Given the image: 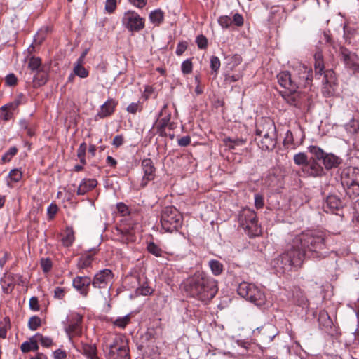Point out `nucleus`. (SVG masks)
Returning <instances> with one entry per match:
<instances>
[{"mask_svg":"<svg viewBox=\"0 0 359 359\" xmlns=\"http://www.w3.org/2000/svg\"><path fill=\"white\" fill-rule=\"evenodd\" d=\"M292 243L299 254H302L303 261L305 257L323 258L328 254L323 233L313 231L302 232L292 239Z\"/></svg>","mask_w":359,"mask_h":359,"instance_id":"1","label":"nucleus"},{"mask_svg":"<svg viewBox=\"0 0 359 359\" xmlns=\"http://www.w3.org/2000/svg\"><path fill=\"white\" fill-rule=\"evenodd\" d=\"M186 290L191 297L207 303L217 293V281L202 273H196L189 279Z\"/></svg>","mask_w":359,"mask_h":359,"instance_id":"2","label":"nucleus"},{"mask_svg":"<svg viewBox=\"0 0 359 359\" xmlns=\"http://www.w3.org/2000/svg\"><path fill=\"white\" fill-rule=\"evenodd\" d=\"M302 254L292 247L291 243L290 248L283 254L279 255L271 262V266L278 273H285L292 271L294 268L301 266L303 263Z\"/></svg>","mask_w":359,"mask_h":359,"instance_id":"3","label":"nucleus"},{"mask_svg":"<svg viewBox=\"0 0 359 359\" xmlns=\"http://www.w3.org/2000/svg\"><path fill=\"white\" fill-rule=\"evenodd\" d=\"M341 183L346 194L354 199L359 196V169L355 167H346L341 173Z\"/></svg>","mask_w":359,"mask_h":359,"instance_id":"4","label":"nucleus"},{"mask_svg":"<svg viewBox=\"0 0 359 359\" xmlns=\"http://www.w3.org/2000/svg\"><path fill=\"white\" fill-rule=\"evenodd\" d=\"M104 351L107 359H130L128 341L123 336H116Z\"/></svg>","mask_w":359,"mask_h":359,"instance_id":"5","label":"nucleus"},{"mask_svg":"<svg viewBox=\"0 0 359 359\" xmlns=\"http://www.w3.org/2000/svg\"><path fill=\"white\" fill-rule=\"evenodd\" d=\"M161 224L165 232L176 231L182 224V215L176 208L165 207L161 212Z\"/></svg>","mask_w":359,"mask_h":359,"instance_id":"6","label":"nucleus"},{"mask_svg":"<svg viewBox=\"0 0 359 359\" xmlns=\"http://www.w3.org/2000/svg\"><path fill=\"white\" fill-rule=\"evenodd\" d=\"M238 294L246 300L261 307L266 303V296L264 292L253 283L242 282L237 289Z\"/></svg>","mask_w":359,"mask_h":359,"instance_id":"7","label":"nucleus"},{"mask_svg":"<svg viewBox=\"0 0 359 359\" xmlns=\"http://www.w3.org/2000/svg\"><path fill=\"white\" fill-rule=\"evenodd\" d=\"M239 226L250 237L258 236L261 229L256 212L249 208L243 209L238 215Z\"/></svg>","mask_w":359,"mask_h":359,"instance_id":"8","label":"nucleus"},{"mask_svg":"<svg viewBox=\"0 0 359 359\" xmlns=\"http://www.w3.org/2000/svg\"><path fill=\"white\" fill-rule=\"evenodd\" d=\"M308 151L317 160L322 162L327 170L337 168L343 162V159L333 153H327L318 146L311 145Z\"/></svg>","mask_w":359,"mask_h":359,"instance_id":"9","label":"nucleus"},{"mask_svg":"<svg viewBox=\"0 0 359 359\" xmlns=\"http://www.w3.org/2000/svg\"><path fill=\"white\" fill-rule=\"evenodd\" d=\"M292 81L294 86V91L309 86L312 82V70L304 65H299L292 74Z\"/></svg>","mask_w":359,"mask_h":359,"instance_id":"10","label":"nucleus"},{"mask_svg":"<svg viewBox=\"0 0 359 359\" xmlns=\"http://www.w3.org/2000/svg\"><path fill=\"white\" fill-rule=\"evenodd\" d=\"M121 22L129 32H138L144 29L145 19L134 11H128L124 13Z\"/></svg>","mask_w":359,"mask_h":359,"instance_id":"11","label":"nucleus"},{"mask_svg":"<svg viewBox=\"0 0 359 359\" xmlns=\"http://www.w3.org/2000/svg\"><path fill=\"white\" fill-rule=\"evenodd\" d=\"M83 316L77 313H72L67 317V325L65 330L69 339L80 336L82 333Z\"/></svg>","mask_w":359,"mask_h":359,"instance_id":"12","label":"nucleus"},{"mask_svg":"<svg viewBox=\"0 0 359 359\" xmlns=\"http://www.w3.org/2000/svg\"><path fill=\"white\" fill-rule=\"evenodd\" d=\"M113 279V273L109 269H103L100 271L94 276L93 280L91 282L93 286L97 288H107L108 292L111 287V281Z\"/></svg>","mask_w":359,"mask_h":359,"instance_id":"13","label":"nucleus"},{"mask_svg":"<svg viewBox=\"0 0 359 359\" xmlns=\"http://www.w3.org/2000/svg\"><path fill=\"white\" fill-rule=\"evenodd\" d=\"M340 56L347 68L352 69L354 72H359V58L355 53H352L347 48H340Z\"/></svg>","mask_w":359,"mask_h":359,"instance_id":"14","label":"nucleus"},{"mask_svg":"<svg viewBox=\"0 0 359 359\" xmlns=\"http://www.w3.org/2000/svg\"><path fill=\"white\" fill-rule=\"evenodd\" d=\"M276 134V128L274 123L269 120H264L257 126L256 137L259 139L269 137Z\"/></svg>","mask_w":359,"mask_h":359,"instance_id":"15","label":"nucleus"},{"mask_svg":"<svg viewBox=\"0 0 359 359\" xmlns=\"http://www.w3.org/2000/svg\"><path fill=\"white\" fill-rule=\"evenodd\" d=\"M141 165L144 173L141 186L144 187L147 186L149 182L154 180L156 168L150 158L142 160Z\"/></svg>","mask_w":359,"mask_h":359,"instance_id":"16","label":"nucleus"},{"mask_svg":"<svg viewBox=\"0 0 359 359\" xmlns=\"http://www.w3.org/2000/svg\"><path fill=\"white\" fill-rule=\"evenodd\" d=\"M314 156L311 158L308 163H306V166L302 168V171L306 173L308 176L311 177H320L325 174L324 168L320 163L318 162Z\"/></svg>","mask_w":359,"mask_h":359,"instance_id":"17","label":"nucleus"},{"mask_svg":"<svg viewBox=\"0 0 359 359\" xmlns=\"http://www.w3.org/2000/svg\"><path fill=\"white\" fill-rule=\"evenodd\" d=\"M90 284L91 280L88 276H76L72 282L73 287L83 297L88 295Z\"/></svg>","mask_w":359,"mask_h":359,"instance_id":"18","label":"nucleus"},{"mask_svg":"<svg viewBox=\"0 0 359 359\" xmlns=\"http://www.w3.org/2000/svg\"><path fill=\"white\" fill-rule=\"evenodd\" d=\"M279 85L289 91H294V86L292 81V74L288 71H283L276 76Z\"/></svg>","mask_w":359,"mask_h":359,"instance_id":"19","label":"nucleus"},{"mask_svg":"<svg viewBox=\"0 0 359 359\" xmlns=\"http://www.w3.org/2000/svg\"><path fill=\"white\" fill-rule=\"evenodd\" d=\"M334 72L332 70H327L324 72V76L323 79V88L322 91L325 97H330L334 93V81L332 79Z\"/></svg>","mask_w":359,"mask_h":359,"instance_id":"20","label":"nucleus"},{"mask_svg":"<svg viewBox=\"0 0 359 359\" xmlns=\"http://www.w3.org/2000/svg\"><path fill=\"white\" fill-rule=\"evenodd\" d=\"M117 102L112 98H109L102 105L97 114L100 118H104L112 115L117 105Z\"/></svg>","mask_w":359,"mask_h":359,"instance_id":"21","label":"nucleus"},{"mask_svg":"<svg viewBox=\"0 0 359 359\" xmlns=\"http://www.w3.org/2000/svg\"><path fill=\"white\" fill-rule=\"evenodd\" d=\"M342 207V201L336 195H330L326 198L323 204V209L325 212H334Z\"/></svg>","mask_w":359,"mask_h":359,"instance_id":"22","label":"nucleus"},{"mask_svg":"<svg viewBox=\"0 0 359 359\" xmlns=\"http://www.w3.org/2000/svg\"><path fill=\"white\" fill-rule=\"evenodd\" d=\"M255 140L257 141L259 147L263 151H271L273 150L277 143V135L275 134L269 137L259 139L255 137Z\"/></svg>","mask_w":359,"mask_h":359,"instance_id":"23","label":"nucleus"},{"mask_svg":"<svg viewBox=\"0 0 359 359\" xmlns=\"http://www.w3.org/2000/svg\"><path fill=\"white\" fill-rule=\"evenodd\" d=\"M79 351L86 356L87 359H100L97 355V350L95 344L81 343Z\"/></svg>","mask_w":359,"mask_h":359,"instance_id":"24","label":"nucleus"},{"mask_svg":"<svg viewBox=\"0 0 359 359\" xmlns=\"http://www.w3.org/2000/svg\"><path fill=\"white\" fill-rule=\"evenodd\" d=\"M137 280L140 285L135 290V294L137 295L147 296L153 293L154 289L149 285L147 278L146 277L137 276Z\"/></svg>","mask_w":359,"mask_h":359,"instance_id":"25","label":"nucleus"},{"mask_svg":"<svg viewBox=\"0 0 359 359\" xmlns=\"http://www.w3.org/2000/svg\"><path fill=\"white\" fill-rule=\"evenodd\" d=\"M97 185L95 179H83L79 185L76 193L78 195H84Z\"/></svg>","mask_w":359,"mask_h":359,"instance_id":"26","label":"nucleus"},{"mask_svg":"<svg viewBox=\"0 0 359 359\" xmlns=\"http://www.w3.org/2000/svg\"><path fill=\"white\" fill-rule=\"evenodd\" d=\"M293 301L298 306L303 308H307L309 306L308 299L304 295V292L298 287H294L292 290Z\"/></svg>","mask_w":359,"mask_h":359,"instance_id":"27","label":"nucleus"},{"mask_svg":"<svg viewBox=\"0 0 359 359\" xmlns=\"http://www.w3.org/2000/svg\"><path fill=\"white\" fill-rule=\"evenodd\" d=\"M96 254V250L92 249L88 253L81 256L77 262V267L79 269H84L89 267L93 260V256Z\"/></svg>","mask_w":359,"mask_h":359,"instance_id":"28","label":"nucleus"},{"mask_svg":"<svg viewBox=\"0 0 359 359\" xmlns=\"http://www.w3.org/2000/svg\"><path fill=\"white\" fill-rule=\"evenodd\" d=\"M280 95L285 100L287 103L293 107H298L299 104V93L298 90L297 91H284L281 92Z\"/></svg>","mask_w":359,"mask_h":359,"instance_id":"29","label":"nucleus"},{"mask_svg":"<svg viewBox=\"0 0 359 359\" xmlns=\"http://www.w3.org/2000/svg\"><path fill=\"white\" fill-rule=\"evenodd\" d=\"M118 240L121 243H128L135 241V236L132 230L128 229H117Z\"/></svg>","mask_w":359,"mask_h":359,"instance_id":"30","label":"nucleus"},{"mask_svg":"<svg viewBox=\"0 0 359 359\" xmlns=\"http://www.w3.org/2000/svg\"><path fill=\"white\" fill-rule=\"evenodd\" d=\"M20 349L23 353H28L30 351H37L39 349V345L36 337L33 336L29 338V341L23 342L21 344Z\"/></svg>","mask_w":359,"mask_h":359,"instance_id":"31","label":"nucleus"},{"mask_svg":"<svg viewBox=\"0 0 359 359\" xmlns=\"http://www.w3.org/2000/svg\"><path fill=\"white\" fill-rule=\"evenodd\" d=\"M314 67L316 76H321L324 69L323 56L321 51H317L314 55Z\"/></svg>","mask_w":359,"mask_h":359,"instance_id":"32","label":"nucleus"},{"mask_svg":"<svg viewBox=\"0 0 359 359\" xmlns=\"http://www.w3.org/2000/svg\"><path fill=\"white\" fill-rule=\"evenodd\" d=\"M15 109H11L9 104H6L0 108V118L4 121H8L12 118Z\"/></svg>","mask_w":359,"mask_h":359,"instance_id":"33","label":"nucleus"},{"mask_svg":"<svg viewBox=\"0 0 359 359\" xmlns=\"http://www.w3.org/2000/svg\"><path fill=\"white\" fill-rule=\"evenodd\" d=\"M208 265L215 276L220 275L224 270L223 264L218 260L211 259L209 261Z\"/></svg>","mask_w":359,"mask_h":359,"instance_id":"34","label":"nucleus"},{"mask_svg":"<svg viewBox=\"0 0 359 359\" xmlns=\"http://www.w3.org/2000/svg\"><path fill=\"white\" fill-rule=\"evenodd\" d=\"M74 233L72 229L67 228L65 231V235L62 238V245L65 247L71 246L74 242Z\"/></svg>","mask_w":359,"mask_h":359,"instance_id":"35","label":"nucleus"},{"mask_svg":"<svg viewBox=\"0 0 359 359\" xmlns=\"http://www.w3.org/2000/svg\"><path fill=\"white\" fill-rule=\"evenodd\" d=\"M163 17H164L163 13L160 9H157V10L153 11L149 14L150 21L152 23L156 24L157 25H158L161 22H163Z\"/></svg>","mask_w":359,"mask_h":359,"instance_id":"36","label":"nucleus"},{"mask_svg":"<svg viewBox=\"0 0 359 359\" xmlns=\"http://www.w3.org/2000/svg\"><path fill=\"white\" fill-rule=\"evenodd\" d=\"M147 250L149 253L155 255L156 257H163L166 254L164 252L161 248H159L154 243L151 242L147 245Z\"/></svg>","mask_w":359,"mask_h":359,"instance_id":"37","label":"nucleus"},{"mask_svg":"<svg viewBox=\"0 0 359 359\" xmlns=\"http://www.w3.org/2000/svg\"><path fill=\"white\" fill-rule=\"evenodd\" d=\"M74 75H76L81 79L87 78L89 75V72L86 69L83 65H74L73 69Z\"/></svg>","mask_w":359,"mask_h":359,"instance_id":"38","label":"nucleus"},{"mask_svg":"<svg viewBox=\"0 0 359 359\" xmlns=\"http://www.w3.org/2000/svg\"><path fill=\"white\" fill-rule=\"evenodd\" d=\"M130 321V315L127 314L123 317H118L114 322L113 324L114 326L118 327L119 328H125L126 325Z\"/></svg>","mask_w":359,"mask_h":359,"instance_id":"39","label":"nucleus"},{"mask_svg":"<svg viewBox=\"0 0 359 359\" xmlns=\"http://www.w3.org/2000/svg\"><path fill=\"white\" fill-rule=\"evenodd\" d=\"M19 126H20V128L21 130H26L27 131V135L29 137H32L34 136V132L33 131V130L29 128V121L26 119V118H20L19 120Z\"/></svg>","mask_w":359,"mask_h":359,"instance_id":"40","label":"nucleus"},{"mask_svg":"<svg viewBox=\"0 0 359 359\" xmlns=\"http://www.w3.org/2000/svg\"><path fill=\"white\" fill-rule=\"evenodd\" d=\"M318 322L320 325L324 327L330 326L332 324V320L328 315V313L325 311H322L319 313Z\"/></svg>","mask_w":359,"mask_h":359,"instance_id":"41","label":"nucleus"},{"mask_svg":"<svg viewBox=\"0 0 359 359\" xmlns=\"http://www.w3.org/2000/svg\"><path fill=\"white\" fill-rule=\"evenodd\" d=\"M294 161L295 164L304 167L309 161L306 154L299 152L294 156Z\"/></svg>","mask_w":359,"mask_h":359,"instance_id":"42","label":"nucleus"},{"mask_svg":"<svg viewBox=\"0 0 359 359\" xmlns=\"http://www.w3.org/2000/svg\"><path fill=\"white\" fill-rule=\"evenodd\" d=\"M41 325V320L37 316H32L28 321V327L31 330H36Z\"/></svg>","mask_w":359,"mask_h":359,"instance_id":"43","label":"nucleus"},{"mask_svg":"<svg viewBox=\"0 0 359 359\" xmlns=\"http://www.w3.org/2000/svg\"><path fill=\"white\" fill-rule=\"evenodd\" d=\"M344 128L349 134H354L357 133L359 125L357 121L352 118L348 123L344 125Z\"/></svg>","mask_w":359,"mask_h":359,"instance_id":"44","label":"nucleus"},{"mask_svg":"<svg viewBox=\"0 0 359 359\" xmlns=\"http://www.w3.org/2000/svg\"><path fill=\"white\" fill-rule=\"evenodd\" d=\"M86 148V144L85 142H83L79 145L77 149V157L79 158L82 165H85L86 163L85 158Z\"/></svg>","mask_w":359,"mask_h":359,"instance_id":"45","label":"nucleus"},{"mask_svg":"<svg viewBox=\"0 0 359 359\" xmlns=\"http://www.w3.org/2000/svg\"><path fill=\"white\" fill-rule=\"evenodd\" d=\"M34 80L37 81L40 86L44 85L48 81V74L45 72L39 69L34 75Z\"/></svg>","mask_w":359,"mask_h":359,"instance_id":"46","label":"nucleus"},{"mask_svg":"<svg viewBox=\"0 0 359 359\" xmlns=\"http://www.w3.org/2000/svg\"><path fill=\"white\" fill-rule=\"evenodd\" d=\"M18 153V148L16 147H11L1 157L3 163L9 162L11 158Z\"/></svg>","mask_w":359,"mask_h":359,"instance_id":"47","label":"nucleus"},{"mask_svg":"<svg viewBox=\"0 0 359 359\" xmlns=\"http://www.w3.org/2000/svg\"><path fill=\"white\" fill-rule=\"evenodd\" d=\"M41 65V60L39 57H32L28 63V67L32 71H39Z\"/></svg>","mask_w":359,"mask_h":359,"instance_id":"48","label":"nucleus"},{"mask_svg":"<svg viewBox=\"0 0 359 359\" xmlns=\"http://www.w3.org/2000/svg\"><path fill=\"white\" fill-rule=\"evenodd\" d=\"M181 70L184 74H189L192 72L193 64L191 59H187L181 65Z\"/></svg>","mask_w":359,"mask_h":359,"instance_id":"49","label":"nucleus"},{"mask_svg":"<svg viewBox=\"0 0 359 359\" xmlns=\"http://www.w3.org/2000/svg\"><path fill=\"white\" fill-rule=\"evenodd\" d=\"M219 25L224 29H228L232 25V20L228 15H222L219 17L218 20Z\"/></svg>","mask_w":359,"mask_h":359,"instance_id":"50","label":"nucleus"},{"mask_svg":"<svg viewBox=\"0 0 359 359\" xmlns=\"http://www.w3.org/2000/svg\"><path fill=\"white\" fill-rule=\"evenodd\" d=\"M26 102V97L22 93H20L13 102L8 103L11 109H16L19 105Z\"/></svg>","mask_w":359,"mask_h":359,"instance_id":"51","label":"nucleus"},{"mask_svg":"<svg viewBox=\"0 0 359 359\" xmlns=\"http://www.w3.org/2000/svg\"><path fill=\"white\" fill-rule=\"evenodd\" d=\"M8 177L13 182H18L22 177V172L19 169H13L10 171Z\"/></svg>","mask_w":359,"mask_h":359,"instance_id":"52","label":"nucleus"},{"mask_svg":"<svg viewBox=\"0 0 359 359\" xmlns=\"http://www.w3.org/2000/svg\"><path fill=\"white\" fill-rule=\"evenodd\" d=\"M34 336L37 339V341H39L43 346L50 347L53 344V340L50 337H43L39 333Z\"/></svg>","mask_w":359,"mask_h":359,"instance_id":"53","label":"nucleus"},{"mask_svg":"<svg viewBox=\"0 0 359 359\" xmlns=\"http://www.w3.org/2000/svg\"><path fill=\"white\" fill-rule=\"evenodd\" d=\"M10 324V320L8 318H4V323H1L0 326V338L6 339L7 337V330L8 326Z\"/></svg>","mask_w":359,"mask_h":359,"instance_id":"54","label":"nucleus"},{"mask_svg":"<svg viewBox=\"0 0 359 359\" xmlns=\"http://www.w3.org/2000/svg\"><path fill=\"white\" fill-rule=\"evenodd\" d=\"M220 60L217 56H212L210 58V68L213 72L217 74L220 68Z\"/></svg>","mask_w":359,"mask_h":359,"instance_id":"55","label":"nucleus"},{"mask_svg":"<svg viewBox=\"0 0 359 359\" xmlns=\"http://www.w3.org/2000/svg\"><path fill=\"white\" fill-rule=\"evenodd\" d=\"M142 107L139 102L130 103L126 108V111L130 113L135 114L137 111H140Z\"/></svg>","mask_w":359,"mask_h":359,"instance_id":"56","label":"nucleus"},{"mask_svg":"<svg viewBox=\"0 0 359 359\" xmlns=\"http://www.w3.org/2000/svg\"><path fill=\"white\" fill-rule=\"evenodd\" d=\"M196 43L200 49H205L208 46V40L203 35H199L196 37Z\"/></svg>","mask_w":359,"mask_h":359,"instance_id":"57","label":"nucleus"},{"mask_svg":"<svg viewBox=\"0 0 359 359\" xmlns=\"http://www.w3.org/2000/svg\"><path fill=\"white\" fill-rule=\"evenodd\" d=\"M29 309L34 311H38L40 309L39 300L36 297H32L29 299Z\"/></svg>","mask_w":359,"mask_h":359,"instance_id":"58","label":"nucleus"},{"mask_svg":"<svg viewBox=\"0 0 359 359\" xmlns=\"http://www.w3.org/2000/svg\"><path fill=\"white\" fill-rule=\"evenodd\" d=\"M58 211V207L55 203H51L47 208V214L50 219H53Z\"/></svg>","mask_w":359,"mask_h":359,"instance_id":"59","label":"nucleus"},{"mask_svg":"<svg viewBox=\"0 0 359 359\" xmlns=\"http://www.w3.org/2000/svg\"><path fill=\"white\" fill-rule=\"evenodd\" d=\"M41 266L44 272H48L52 268V262L50 259H41Z\"/></svg>","mask_w":359,"mask_h":359,"instance_id":"60","label":"nucleus"},{"mask_svg":"<svg viewBox=\"0 0 359 359\" xmlns=\"http://www.w3.org/2000/svg\"><path fill=\"white\" fill-rule=\"evenodd\" d=\"M242 62V57L241 55L238 54H235L232 55L230 58L229 65H231V68H233L238 65Z\"/></svg>","mask_w":359,"mask_h":359,"instance_id":"61","label":"nucleus"},{"mask_svg":"<svg viewBox=\"0 0 359 359\" xmlns=\"http://www.w3.org/2000/svg\"><path fill=\"white\" fill-rule=\"evenodd\" d=\"M264 197L261 194L255 195V205L257 209H261L264 207Z\"/></svg>","mask_w":359,"mask_h":359,"instance_id":"62","label":"nucleus"},{"mask_svg":"<svg viewBox=\"0 0 359 359\" xmlns=\"http://www.w3.org/2000/svg\"><path fill=\"white\" fill-rule=\"evenodd\" d=\"M1 283L4 293L9 294L12 292L13 286L11 283H7L6 280H1Z\"/></svg>","mask_w":359,"mask_h":359,"instance_id":"63","label":"nucleus"},{"mask_svg":"<svg viewBox=\"0 0 359 359\" xmlns=\"http://www.w3.org/2000/svg\"><path fill=\"white\" fill-rule=\"evenodd\" d=\"M17 82L18 79L14 74H9L6 76V83L8 86H13Z\"/></svg>","mask_w":359,"mask_h":359,"instance_id":"64","label":"nucleus"}]
</instances>
